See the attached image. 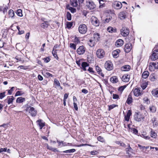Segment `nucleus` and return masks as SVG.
Listing matches in <instances>:
<instances>
[{
	"label": "nucleus",
	"instance_id": "56",
	"mask_svg": "<svg viewBox=\"0 0 158 158\" xmlns=\"http://www.w3.org/2000/svg\"><path fill=\"white\" fill-rule=\"evenodd\" d=\"M50 60L49 57H46L43 59V60H44V62L47 63L48 62L50 61Z\"/></svg>",
	"mask_w": 158,
	"mask_h": 158
},
{
	"label": "nucleus",
	"instance_id": "50",
	"mask_svg": "<svg viewBox=\"0 0 158 158\" xmlns=\"http://www.w3.org/2000/svg\"><path fill=\"white\" fill-rule=\"evenodd\" d=\"M126 87L125 85L121 86L118 88V90L120 92H122Z\"/></svg>",
	"mask_w": 158,
	"mask_h": 158
},
{
	"label": "nucleus",
	"instance_id": "42",
	"mask_svg": "<svg viewBox=\"0 0 158 158\" xmlns=\"http://www.w3.org/2000/svg\"><path fill=\"white\" fill-rule=\"evenodd\" d=\"M16 13L18 16L20 17L22 16V10L21 9H19L18 10Z\"/></svg>",
	"mask_w": 158,
	"mask_h": 158
},
{
	"label": "nucleus",
	"instance_id": "24",
	"mask_svg": "<svg viewBox=\"0 0 158 158\" xmlns=\"http://www.w3.org/2000/svg\"><path fill=\"white\" fill-rule=\"evenodd\" d=\"M120 51L119 49L114 50L112 52V55L114 58H116L118 56V54Z\"/></svg>",
	"mask_w": 158,
	"mask_h": 158
},
{
	"label": "nucleus",
	"instance_id": "20",
	"mask_svg": "<svg viewBox=\"0 0 158 158\" xmlns=\"http://www.w3.org/2000/svg\"><path fill=\"white\" fill-rule=\"evenodd\" d=\"M123 44V41L122 40L119 39L115 43V45L117 47L122 46Z\"/></svg>",
	"mask_w": 158,
	"mask_h": 158
},
{
	"label": "nucleus",
	"instance_id": "1",
	"mask_svg": "<svg viewBox=\"0 0 158 158\" xmlns=\"http://www.w3.org/2000/svg\"><path fill=\"white\" fill-rule=\"evenodd\" d=\"M86 6L89 10H94L96 7V5L92 0L87 1Z\"/></svg>",
	"mask_w": 158,
	"mask_h": 158
},
{
	"label": "nucleus",
	"instance_id": "18",
	"mask_svg": "<svg viewBox=\"0 0 158 158\" xmlns=\"http://www.w3.org/2000/svg\"><path fill=\"white\" fill-rule=\"evenodd\" d=\"M130 76L129 75H124L122 77V80L125 82H127L129 81Z\"/></svg>",
	"mask_w": 158,
	"mask_h": 158
},
{
	"label": "nucleus",
	"instance_id": "47",
	"mask_svg": "<svg viewBox=\"0 0 158 158\" xmlns=\"http://www.w3.org/2000/svg\"><path fill=\"white\" fill-rule=\"evenodd\" d=\"M24 94V93L23 91H18L16 92L15 96H21Z\"/></svg>",
	"mask_w": 158,
	"mask_h": 158
},
{
	"label": "nucleus",
	"instance_id": "33",
	"mask_svg": "<svg viewBox=\"0 0 158 158\" xmlns=\"http://www.w3.org/2000/svg\"><path fill=\"white\" fill-rule=\"evenodd\" d=\"M132 98L131 95L130 94L128 97V98H127V100L126 101V102L129 105L131 104L132 102Z\"/></svg>",
	"mask_w": 158,
	"mask_h": 158
},
{
	"label": "nucleus",
	"instance_id": "9",
	"mask_svg": "<svg viewBox=\"0 0 158 158\" xmlns=\"http://www.w3.org/2000/svg\"><path fill=\"white\" fill-rule=\"evenodd\" d=\"M85 51V48L83 46H80L77 49V53L79 55L83 54Z\"/></svg>",
	"mask_w": 158,
	"mask_h": 158
},
{
	"label": "nucleus",
	"instance_id": "12",
	"mask_svg": "<svg viewBox=\"0 0 158 158\" xmlns=\"http://www.w3.org/2000/svg\"><path fill=\"white\" fill-rule=\"evenodd\" d=\"M144 118L143 116L141 115L139 113H137L134 115V119L135 120L138 121H141L142 120L144 119Z\"/></svg>",
	"mask_w": 158,
	"mask_h": 158
},
{
	"label": "nucleus",
	"instance_id": "34",
	"mask_svg": "<svg viewBox=\"0 0 158 158\" xmlns=\"http://www.w3.org/2000/svg\"><path fill=\"white\" fill-rule=\"evenodd\" d=\"M49 25L48 22H45V23H42L41 25V27L44 29H45L47 28L48 26Z\"/></svg>",
	"mask_w": 158,
	"mask_h": 158
},
{
	"label": "nucleus",
	"instance_id": "13",
	"mask_svg": "<svg viewBox=\"0 0 158 158\" xmlns=\"http://www.w3.org/2000/svg\"><path fill=\"white\" fill-rule=\"evenodd\" d=\"M111 15L109 14V15L107 16L104 22V23H108L110 22V20L112 19V18L115 17V15L114 13H112L110 14Z\"/></svg>",
	"mask_w": 158,
	"mask_h": 158
},
{
	"label": "nucleus",
	"instance_id": "58",
	"mask_svg": "<svg viewBox=\"0 0 158 158\" xmlns=\"http://www.w3.org/2000/svg\"><path fill=\"white\" fill-rule=\"evenodd\" d=\"M113 98L114 99H118L119 98V96L117 94H113Z\"/></svg>",
	"mask_w": 158,
	"mask_h": 158
},
{
	"label": "nucleus",
	"instance_id": "35",
	"mask_svg": "<svg viewBox=\"0 0 158 158\" xmlns=\"http://www.w3.org/2000/svg\"><path fill=\"white\" fill-rule=\"evenodd\" d=\"M149 75V73L148 71H145L143 72L142 75L143 78L144 79L147 78Z\"/></svg>",
	"mask_w": 158,
	"mask_h": 158
},
{
	"label": "nucleus",
	"instance_id": "41",
	"mask_svg": "<svg viewBox=\"0 0 158 158\" xmlns=\"http://www.w3.org/2000/svg\"><path fill=\"white\" fill-rule=\"evenodd\" d=\"M76 151V150L75 149H72L64 151L63 152L64 153H73L74 152Z\"/></svg>",
	"mask_w": 158,
	"mask_h": 158
},
{
	"label": "nucleus",
	"instance_id": "40",
	"mask_svg": "<svg viewBox=\"0 0 158 158\" xmlns=\"http://www.w3.org/2000/svg\"><path fill=\"white\" fill-rule=\"evenodd\" d=\"M127 147H128L126 148V150L127 151V153L128 154L129 152L132 153L133 150L130 147L129 144H128Z\"/></svg>",
	"mask_w": 158,
	"mask_h": 158
},
{
	"label": "nucleus",
	"instance_id": "57",
	"mask_svg": "<svg viewBox=\"0 0 158 158\" xmlns=\"http://www.w3.org/2000/svg\"><path fill=\"white\" fill-rule=\"evenodd\" d=\"M97 139L98 141L101 142H103L104 141V139L103 138L100 136L97 137Z\"/></svg>",
	"mask_w": 158,
	"mask_h": 158
},
{
	"label": "nucleus",
	"instance_id": "4",
	"mask_svg": "<svg viewBox=\"0 0 158 158\" xmlns=\"http://www.w3.org/2000/svg\"><path fill=\"white\" fill-rule=\"evenodd\" d=\"M150 59L153 60L158 59V49L153 50L152 53L150 56Z\"/></svg>",
	"mask_w": 158,
	"mask_h": 158
},
{
	"label": "nucleus",
	"instance_id": "45",
	"mask_svg": "<svg viewBox=\"0 0 158 158\" xmlns=\"http://www.w3.org/2000/svg\"><path fill=\"white\" fill-rule=\"evenodd\" d=\"M56 51L57 50H55L54 51L53 50L52 53L54 57L57 60H58V57Z\"/></svg>",
	"mask_w": 158,
	"mask_h": 158
},
{
	"label": "nucleus",
	"instance_id": "55",
	"mask_svg": "<svg viewBox=\"0 0 158 158\" xmlns=\"http://www.w3.org/2000/svg\"><path fill=\"white\" fill-rule=\"evenodd\" d=\"M5 93L6 92H4L0 93V99H2L5 96Z\"/></svg>",
	"mask_w": 158,
	"mask_h": 158
},
{
	"label": "nucleus",
	"instance_id": "61",
	"mask_svg": "<svg viewBox=\"0 0 158 158\" xmlns=\"http://www.w3.org/2000/svg\"><path fill=\"white\" fill-rule=\"evenodd\" d=\"M90 153L92 155H95L97 154L98 152L97 151L94 150L91 152Z\"/></svg>",
	"mask_w": 158,
	"mask_h": 158
},
{
	"label": "nucleus",
	"instance_id": "23",
	"mask_svg": "<svg viewBox=\"0 0 158 158\" xmlns=\"http://www.w3.org/2000/svg\"><path fill=\"white\" fill-rule=\"evenodd\" d=\"M57 142L59 144L58 146H60L61 145L60 143H61L62 144V146H67L68 145H69V146H72V144L71 143H66L65 142H64V141H60L57 140Z\"/></svg>",
	"mask_w": 158,
	"mask_h": 158
},
{
	"label": "nucleus",
	"instance_id": "17",
	"mask_svg": "<svg viewBox=\"0 0 158 158\" xmlns=\"http://www.w3.org/2000/svg\"><path fill=\"white\" fill-rule=\"evenodd\" d=\"M96 70L98 74L100 75L102 77H104V74L102 72V69L98 65L96 66Z\"/></svg>",
	"mask_w": 158,
	"mask_h": 158
},
{
	"label": "nucleus",
	"instance_id": "59",
	"mask_svg": "<svg viewBox=\"0 0 158 158\" xmlns=\"http://www.w3.org/2000/svg\"><path fill=\"white\" fill-rule=\"evenodd\" d=\"M147 84L146 83H144L141 85V87L143 89H145L147 87Z\"/></svg>",
	"mask_w": 158,
	"mask_h": 158
},
{
	"label": "nucleus",
	"instance_id": "49",
	"mask_svg": "<svg viewBox=\"0 0 158 158\" xmlns=\"http://www.w3.org/2000/svg\"><path fill=\"white\" fill-rule=\"evenodd\" d=\"M54 82L55 84L56 85L57 87L59 86H60V84L59 82V81L57 80L56 79H55L54 80Z\"/></svg>",
	"mask_w": 158,
	"mask_h": 158
},
{
	"label": "nucleus",
	"instance_id": "51",
	"mask_svg": "<svg viewBox=\"0 0 158 158\" xmlns=\"http://www.w3.org/2000/svg\"><path fill=\"white\" fill-rule=\"evenodd\" d=\"M118 106V105H115L114 104H112L109 106V110H110L113 109L115 107Z\"/></svg>",
	"mask_w": 158,
	"mask_h": 158
},
{
	"label": "nucleus",
	"instance_id": "27",
	"mask_svg": "<svg viewBox=\"0 0 158 158\" xmlns=\"http://www.w3.org/2000/svg\"><path fill=\"white\" fill-rule=\"evenodd\" d=\"M131 114V113L130 110H128L126 115L125 116V120L128 121L130 119V116Z\"/></svg>",
	"mask_w": 158,
	"mask_h": 158
},
{
	"label": "nucleus",
	"instance_id": "5",
	"mask_svg": "<svg viewBox=\"0 0 158 158\" xmlns=\"http://www.w3.org/2000/svg\"><path fill=\"white\" fill-rule=\"evenodd\" d=\"M96 54L98 58H102L105 55V52L103 49H99L97 50Z\"/></svg>",
	"mask_w": 158,
	"mask_h": 158
},
{
	"label": "nucleus",
	"instance_id": "21",
	"mask_svg": "<svg viewBox=\"0 0 158 158\" xmlns=\"http://www.w3.org/2000/svg\"><path fill=\"white\" fill-rule=\"evenodd\" d=\"M36 122L40 127V129H41L45 126V123L43 122L42 120L41 119H39L37 120Z\"/></svg>",
	"mask_w": 158,
	"mask_h": 158
},
{
	"label": "nucleus",
	"instance_id": "8",
	"mask_svg": "<svg viewBox=\"0 0 158 158\" xmlns=\"http://www.w3.org/2000/svg\"><path fill=\"white\" fill-rule=\"evenodd\" d=\"M91 22L94 26L98 27L99 25V22L98 19L95 16H92L91 19Z\"/></svg>",
	"mask_w": 158,
	"mask_h": 158
},
{
	"label": "nucleus",
	"instance_id": "26",
	"mask_svg": "<svg viewBox=\"0 0 158 158\" xmlns=\"http://www.w3.org/2000/svg\"><path fill=\"white\" fill-rule=\"evenodd\" d=\"M88 44L90 47H92L95 46L96 44L95 41L93 39H90L88 41Z\"/></svg>",
	"mask_w": 158,
	"mask_h": 158
},
{
	"label": "nucleus",
	"instance_id": "54",
	"mask_svg": "<svg viewBox=\"0 0 158 158\" xmlns=\"http://www.w3.org/2000/svg\"><path fill=\"white\" fill-rule=\"evenodd\" d=\"M14 88V87H12L10 89V90H7L8 91V94L9 95H11L12 94V92L13 91V89Z\"/></svg>",
	"mask_w": 158,
	"mask_h": 158
},
{
	"label": "nucleus",
	"instance_id": "32",
	"mask_svg": "<svg viewBox=\"0 0 158 158\" xmlns=\"http://www.w3.org/2000/svg\"><path fill=\"white\" fill-rule=\"evenodd\" d=\"M152 95L156 97H158V89L153 90L152 91Z\"/></svg>",
	"mask_w": 158,
	"mask_h": 158
},
{
	"label": "nucleus",
	"instance_id": "63",
	"mask_svg": "<svg viewBox=\"0 0 158 158\" xmlns=\"http://www.w3.org/2000/svg\"><path fill=\"white\" fill-rule=\"evenodd\" d=\"M73 106L74 109L76 110H78V108L77 106V105L75 102H73Z\"/></svg>",
	"mask_w": 158,
	"mask_h": 158
},
{
	"label": "nucleus",
	"instance_id": "46",
	"mask_svg": "<svg viewBox=\"0 0 158 158\" xmlns=\"http://www.w3.org/2000/svg\"><path fill=\"white\" fill-rule=\"evenodd\" d=\"M67 8L72 13H73L76 12V10L75 9L73 8L72 7L69 6V5H68V6Z\"/></svg>",
	"mask_w": 158,
	"mask_h": 158
},
{
	"label": "nucleus",
	"instance_id": "48",
	"mask_svg": "<svg viewBox=\"0 0 158 158\" xmlns=\"http://www.w3.org/2000/svg\"><path fill=\"white\" fill-rule=\"evenodd\" d=\"M150 110L151 112L154 113L156 112V107L154 106H152L149 107Z\"/></svg>",
	"mask_w": 158,
	"mask_h": 158
},
{
	"label": "nucleus",
	"instance_id": "19",
	"mask_svg": "<svg viewBox=\"0 0 158 158\" xmlns=\"http://www.w3.org/2000/svg\"><path fill=\"white\" fill-rule=\"evenodd\" d=\"M100 35L98 33H94V40L95 42H97L99 41L100 40Z\"/></svg>",
	"mask_w": 158,
	"mask_h": 158
},
{
	"label": "nucleus",
	"instance_id": "36",
	"mask_svg": "<svg viewBox=\"0 0 158 158\" xmlns=\"http://www.w3.org/2000/svg\"><path fill=\"white\" fill-rule=\"evenodd\" d=\"M151 66V67H154L155 69H158V62L156 63L154 62L150 63L149 66Z\"/></svg>",
	"mask_w": 158,
	"mask_h": 158
},
{
	"label": "nucleus",
	"instance_id": "15",
	"mask_svg": "<svg viewBox=\"0 0 158 158\" xmlns=\"http://www.w3.org/2000/svg\"><path fill=\"white\" fill-rule=\"evenodd\" d=\"M15 98L13 96H8L7 99H5V101L7 102L8 104L12 103L13 101Z\"/></svg>",
	"mask_w": 158,
	"mask_h": 158
},
{
	"label": "nucleus",
	"instance_id": "6",
	"mask_svg": "<svg viewBox=\"0 0 158 158\" xmlns=\"http://www.w3.org/2000/svg\"><path fill=\"white\" fill-rule=\"evenodd\" d=\"M112 6L115 9L118 10L122 8V4L120 2L116 1L113 3Z\"/></svg>",
	"mask_w": 158,
	"mask_h": 158
},
{
	"label": "nucleus",
	"instance_id": "31",
	"mask_svg": "<svg viewBox=\"0 0 158 158\" xmlns=\"http://www.w3.org/2000/svg\"><path fill=\"white\" fill-rule=\"evenodd\" d=\"M25 101V98L22 97H20L18 98L16 100V102L17 103H22Z\"/></svg>",
	"mask_w": 158,
	"mask_h": 158
},
{
	"label": "nucleus",
	"instance_id": "60",
	"mask_svg": "<svg viewBox=\"0 0 158 158\" xmlns=\"http://www.w3.org/2000/svg\"><path fill=\"white\" fill-rule=\"evenodd\" d=\"M131 131L133 132V133L135 134L138 133V131L135 128H131Z\"/></svg>",
	"mask_w": 158,
	"mask_h": 158
},
{
	"label": "nucleus",
	"instance_id": "43",
	"mask_svg": "<svg viewBox=\"0 0 158 158\" xmlns=\"http://www.w3.org/2000/svg\"><path fill=\"white\" fill-rule=\"evenodd\" d=\"M66 18L69 21H70L71 19V14L69 12H68L66 13Z\"/></svg>",
	"mask_w": 158,
	"mask_h": 158
},
{
	"label": "nucleus",
	"instance_id": "22",
	"mask_svg": "<svg viewBox=\"0 0 158 158\" xmlns=\"http://www.w3.org/2000/svg\"><path fill=\"white\" fill-rule=\"evenodd\" d=\"M81 66L82 67L81 68L84 71H85L86 70V67L89 66V64L86 62H83L81 63Z\"/></svg>",
	"mask_w": 158,
	"mask_h": 158
},
{
	"label": "nucleus",
	"instance_id": "29",
	"mask_svg": "<svg viewBox=\"0 0 158 158\" xmlns=\"http://www.w3.org/2000/svg\"><path fill=\"white\" fill-rule=\"evenodd\" d=\"M107 31L110 33H112L116 32V29L111 27H109L107 28Z\"/></svg>",
	"mask_w": 158,
	"mask_h": 158
},
{
	"label": "nucleus",
	"instance_id": "30",
	"mask_svg": "<svg viewBox=\"0 0 158 158\" xmlns=\"http://www.w3.org/2000/svg\"><path fill=\"white\" fill-rule=\"evenodd\" d=\"M110 81L113 83H116L118 82V79L117 77L116 76H114L110 78Z\"/></svg>",
	"mask_w": 158,
	"mask_h": 158
},
{
	"label": "nucleus",
	"instance_id": "10",
	"mask_svg": "<svg viewBox=\"0 0 158 158\" xmlns=\"http://www.w3.org/2000/svg\"><path fill=\"white\" fill-rule=\"evenodd\" d=\"M105 66L106 69L109 71L113 69V64L110 61H106L105 64Z\"/></svg>",
	"mask_w": 158,
	"mask_h": 158
},
{
	"label": "nucleus",
	"instance_id": "14",
	"mask_svg": "<svg viewBox=\"0 0 158 158\" xmlns=\"http://www.w3.org/2000/svg\"><path fill=\"white\" fill-rule=\"evenodd\" d=\"M126 40L127 43H130L132 44L134 42L135 38L133 36L131 35L130 37H127Z\"/></svg>",
	"mask_w": 158,
	"mask_h": 158
},
{
	"label": "nucleus",
	"instance_id": "52",
	"mask_svg": "<svg viewBox=\"0 0 158 158\" xmlns=\"http://www.w3.org/2000/svg\"><path fill=\"white\" fill-rule=\"evenodd\" d=\"M99 2L100 4L99 8H101V7H103V6H104V3L103 0H100Z\"/></svg>",
	"mask_w": 158,
	"mask_h": 158
},
{
	"label": "nucleus",
	"instance_id": "2",
	"mask_svg": "<svg viewBox=\"0 0 158 158\" xmlns=\"http://www.w3.org/2000/svg\"><path fill=\"white\" fill-rule=\"evenodd\" d=\"M25 110L30 113L31 115L33 117L35 116L37 114V111L35 110V108L34 107L31 106L27 107L26 109Z\"/></svg>",
	"mask_w": 158,
	"mask_h": 158
},
{
	"label": "nucleus",
	"instance_id": "39",
	"mask_svg": "<svg viewBox=\"0 0 158 158\" xmlns=\"http://www.w3.org/2000/svg\"><path fill=\"white\" fill-rule=\"evenodd\" d=\"M151 131L150 133V135L151 136L154 138H156L157 136L156 133L154 131H153L152 129H151Z\"/></svg>",
	"mask_w": 158,
	"mask_h": 158
},
{
	"label": "nucleus",
	"instance_id": "3",
	"mask_svg": "<svg viewBox=\"0 0 158 158\" xmlns=\"http://www.w3.org/2000/svg\"><path fill=\"white\" fill-rule=\"evenodd\" d=\"M78 30L80 33L82 34H84L87 31V27L85 24H81L79 27Z\"/></svg>",
	"mask_w": 158,
	"mask_h": 158
},
{
	"label": "nucleus",
	"instance_id": "53",
	"mask_svg": "<svg viewBox=\"0 0 158 158\" xmlns=\"http://www.w3.org/2000/svg\"><path fill=\"white\" fill-rule=\"evenodd\" d=\"M70 46L71 48L73 49L74 50L76 49V45L73 43H70Z\"/></svg>",
	"mask_w": 158,
	"mask_h": 158
},
{
	"label": "nucleus",
	"instance_id": "16",
	"mask_svg": "<svg viewBox=\"0 0 158 158\" xmlns=\"http://www.w3.org/2000/svg\"><path fill=\"white\" fill-rule=\"evenodd\" d=\"M133 93L135 96H138L141 95L140 90L139 89L135 88L133 90Z\"/></svg>",
	"mask_w": 158,
	"mask_h": 158
},
{
	"label": "nucleus",
	"instance_id": "7",
	"mask_svg": "<svg viewBox=\"0 0 158 158\" xmlns=\"http://www.w3.org/2000/svg\"><path fill=\"white\" fill-rule=\"evenodd\" d=\"M121 33L124 36H126L129 33V29L128 28L123 27L121 30Z\"/></svg>",
	"mask_w": 158,
	"mask_h": 158
},
{
	"label": "nucleus",
	"instance_id": "25",
	"mask_svg": "<svg viewBox=\"0 0 158 158\" xmlns=\"http://www.w3.org/2000/svg\"><path fill=\"white\" fill-rule=\"evenodd\" d=\"M131 69V67L129 65H126L123 66L121 68V70L122 71H126L129 70Z\"/></svg>",
	"mask_w": 158,
	"mask_h": 158
},
{
	"label": "nucleus",
	"instance_id": "37",
	"mask_svg": "<svg viewBox=\"0 0 158 158\" xmlns=\"http://www.w3.org/2000/svg\"><path fill=\"white\" fill-rule=\"evenodd\" d=\"M77 0H71V5L74 7H76L77 6Z\"/></svg>",
	"mask_w": 158,
	"mask_h": 158
},
{
	"label": "nucleus",
	"instance_id": "64",
	"mask_svg": "<svg viewBox=\"0 0 158 158\" xmlns=\"http://www.w3.org/2000/svg\"><path fill=\"white\" fill-rule=\"evenodd\" d=\"M81 92L85 94H86L88 93V90L85 89H83L81 90Z\"/></svg>",
	"mask_w": 158,
	"mask_h": 158
},
{
	"label": "nucleus",
	"instance_id": "28",
	"mask_svg": "<svg viewBox=\"0 0 158 158\" xmlns=\"http://www.w3.org/2000/svg\"><path fill=\"white\" fill-rule=\"evenodd\" d=\"M119 16L121 19L123 20L125 19L126 17L125 12L124 11L121 12L119 13Z\"/></svg>",
	"mask_w": 158,
	"mask_h": 158
},
{
	"label": "nucleus",
	"instance_id": "62",
	"mask_svg": "<svg viewBox=\"0 0 158 158\" xmlns=\"http://www.w3.org/2000/svg\"><path fill=\"white\" fill-rule=\"evenodd\" d=\"M87 70L90 73H95V71L93 70V69L92 68L89 67Z\"/></svg>",
	"mask_w": 158,
	"mask_h": 158
},
{
	"label": "nucleus",
	"instance_id": "38",
	"mask_svg": "<svg viewBox=\"0 0 158 158\" xmlns=\"http://www.w3.org/2000/svg\"><path fill=\"white\" fill-rule=\"evenodd\" d=\"M8 14L9 15V17H11L12 18L14 16V12L13 10L12 9H10L8 12Z\"/></svg>",
	"mask_w": 158,
	"mask_h": 158
},
{
	"label": "nucleus",
	"instance_id": "11",
	"mask_svg": "<svg viewBox=\"0 0 158 158\" xmlns=\"http://www.w3.org/2000/svg\"><path fill=\"white\" fill-rule=\"evenodd\" d=\"M132 44L130 43H127L125 46V51L126 53H128L131 50L132 47Z\"/></svg>",
	"mask_w": 158,
	"mask_h": 158
},
{
	"label": "nucleus",
	"instance_id": "44",
	"mask_svg": "<svg viewBox=\"0 0 158 158\" xmlns=\"http://www.w3.org/2000/svg\"><path fill=\"white\" fill-rule=\"evenodd\" d=\"M73 25V22H67L66 23V27L68 29H70Z\"/></svg>",
	"mask_w": 158,
	"mask_h": 158
}]
</instances>
